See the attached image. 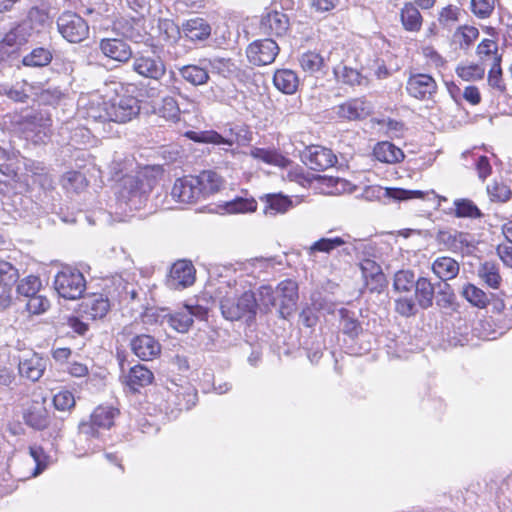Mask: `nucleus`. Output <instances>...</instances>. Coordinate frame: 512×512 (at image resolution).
<instances>
[{
    "label": "nucleus",
    "instance_id": "48",
    "mask_svg": "<svg viewBox=\"0 0 512 512\" xmlns=\"http://www.w3.org/2000/svg\"><path fill=\"white\" fill-rule=\"evenodd\" d=\"M346 243L347 241L340 236L333 238H320L310 246L309 253L313 254L315 252H322L329 254L333 250L345 245Z\"/></svg>",
    "mask_w": 512,
    "mask_h": 512
},
{
    "label": "nucleus",
    "instance_id": "17",
    "mask_svg": "<svg viewBox=\"0 0 512 512\" xmlns=\"http://www.w3.org/2000/svg\"><path fill=\"white\" fill-rule=\"evenodd\" d=\"M99 50L105 58L121 64L127 63L133 56L131 46L121 38H102Z\"/></svg>",
    "mask_w": 512,
    "mask_h": 512
},
{
    "label": "nucleus",
    "instance_id": "26",
    "mask_svg": "<svg viewBox=\"0 0 512 512\" xmlns=\"http://www.w3.org/2000/svg\"><path fill=\"white\" fill-rule=\"evenodd\" d=\"M211 30L210 24L201 17L188 19L182 24L184 37L191 42L207 40Z\"/></svg>",
    "mask_w": 512,
    "mask_h": 512
},
{
    "label": "nucleus",
    "instance_id": "31",
    "mask_svg": "<svg viewBox=\"0 0 512 512\" xmlns=\"http://www.w3.org/2000/svg\"><path fill=\"white\" fill-rule=\"evenodd\" d=\"M400 20L403 28L409 32L420 31L423 24V17L412 2H405L400 10Z\"/></svg>",
    "mask_w": 512,
    "mask_h": 512
},
{
    "label": "nucleus",
    "instance_id": "9",
    "mask_svg": "<svg viewBox=\"0 0 512 512\" xmlns=\"http://www.w3.org/2000/svg\"><path fill=\"white\" fill-rule=\"evenodd\" d=\"M407 94L420 101L431 100L438 91L433 76L427 73H411L406 82Z\"/></svg>",
    "mask_w": 512,
    "mask_h": 512
},
{
    "label": "nucleus",
    "instance_id": "23",
    "mask_svg": "<svg viewBox=\"0 0 512 512\" xmlns=\"http://www.w3.org/2000/svg\"><path fill=\"white\" fill-rule=\"evenodd\" d=\"M298 63L301 70L309 76L325 75L328 68L327 59L317 50H307L300 54Z\"/></svg>",
    "mask_w": 512,
    "mask_h": 512
},
{
    "label": "nucleus",
    "instance_id": "11",
    "mask_svg": "<svg viewBox=\"0 0 512 512\" xmlns=\"http://www.w3.org/2000/svg\"><path fill=\"white\" fill-rule=\"evenodd\" d=\"M278 44L271 38L255 40L246 49L248 60L257 66L269 65L279 54Z\"/></svg>",
    "mask_w": 512,
    "mask_h": 512
},
{
    "label": "nucleus",
    "instance_id": "60",
    "mask_svg": "<svg viewBox=\"0 0 512 512\" xmlns=\"http://www.w3.org/2000/svg\"><path fill=\"white\" fill-rule=\"evenodd\" d=\"M340 78L343 83L351 86L361 85L366 80L357 69L347 66L343 67Z\"/></svg>",
    "mask_w": 512,
    "mask_h": 512
},
{
    "label": "nucleus",
    "instance_id": "27",
    "mask_svg": "<svg viewBox=\"0 0 512 512\" xmlns=\"http://www.w3.org/2000/svg\"><path fill=\"white\" fill-rule=\"evenodd\" d=\"M195 268L189 260L176 261L170 270V278L176 287H188L195 282Z\"/></svg>",
    "mask_w": 512,
    "mask_h": 512
},
{
    "label": "nucleus",
    "instance_id": "56",
    "mask_svg": "<svg viewBox=\"0 0 512 512\" xmlns=\"http://www.w3.org/2000/svg\"><path fill=\"white\" fill-rule=\"evenodd\" d=\"M53 404L59 411H70L75 407L74 394L69 390H61L54 395Z\"/></svg>",
    "mask_w": 512,
    "mask_h": 512
},
{
    "label": "nucleus",
    "instance_id": "41",
    "mask_svg": "<svg viewBox=\"0 0 512 512\" xmlns=\"http://www.w3.org/2000/svg\"><path fill=\"white\" fill-rule=\"evenodd\" d=\"M185 136L197 143H209L215 145H233V141L224 138L220 133L215 130H205V131H187Z\"/></svg>",
    "mask_w": 512,
    "mask_h": 512
},
{
    "label": "nucleus",
    "instance_id": "52",
    "mask_svg": "<svg viewBox=\"0 0 512 512\" xmlns=\"http://www.w3.org/2000/svg\"><path fill=\"white\" fill-rule=\"evenodd\" d=\"M421 54L430 67L441 69L447 64L446 59L437 51L432 45H425L421 47Z\"/></svg>",
    "mask_w": 512,
    "mask_h": 512
},
{
    "label": "nucleus",
    "instance_id": "34",
    "mask_svg": "<svg viewBox=\"0 0 512 512\" xmlns=\"http://www.w3.org/2000/svg\"><path fill=\"white\" fill-rule=\"evenodd\" d=\"M479 37V30L472 25L458 26L452 35V42L461 50H468Z\"/></svg>",
    "mask_w": 512,
    "mask_h": 512
},
{
    "label": "nucleus",
    "instance_id": "25",
    "mask_svg": "<svg viewBox=\"0 0 512 512\" xmlns=\"http://www.w3.org/2000/svg\"><path fill=\"white\" fill-rule=\"evenodd\" d=\"M372 155L377 161L385 164H398L405 158L403 150L390 141L377 142Z\"/></svg>",
    "mask_w": 512,
    "mask_h": 512
},
{
    "label": "nucleus",
    "instance_id": "45",
    "mask_svg": "<svg viewBox=\"0 0 512 512\" xmlns=\"http://www.w3.org/2000/svg\"><path fill=\"white\" fill-rule=\"evenodd\" d=\"M29 36L30 33L27 29L23 25L18 24L10 29L2 40L16 52L20 47L28 43Z\"/></svg>",
    "mask_w": 512,
    "mask_h": 512
},
{
    "label": "nucleus",
    "instance_id": "5",
    "mask_svg": "<svg viewBox=\"0 0 512 512\" xmlns=\"http://www.w3.org/2000/svg\"><path fill=\"white\" fill-rule=\"evenodd\" d=\"M109 99L110 122L125 124L136 118L140 113L137 97L131 94H115Z\"/></svg>",
    "mask_w": 512,
    "mask_h": 512
},
{
    "label": "nucleus",
    "instance_id": "13",
    "mask_svg": "<svg viewBox=\"0 0 512 512\" xmlns=\"http://www.w3.org/2000/svg\"><path fill=\"white\" fill-rule=\"evenodd\" d=\"M154 373L143 364H135L120 377L121 384L132 394L140 393L142 389L153 384Z\"/></svg>",
    "mask_w": 512,
    "mask_h": 512
},
{
    "label": "nucleus",
    "instance_id": "59",
    "mask_svg": "<svg viewBox=\"0 0 512 512\" xmlns=\"http://www.w3.org/2000/svg\"><path fill=\"white\" fill-rule=\"evenodd\" d=\"M259 293V307H263L265 312L271 310L276 305V298L274 296V290L269 285H263L258 290Z\"/></svg>",
    "mask_w": 512,
    "mask_h": 512
},
{
    "label": "nucleus",
    "instance_id": "53",
    "mask_svg": "<svg viewBox=\"0 0 512 512\" xmlns=\"http://www.w3.org/2000/svg\"><path fill=\"white\" fill-rule=\"evenodd\" d=\"M29 454L35 461V468L32 472V476L35 477L47 468L49 457L40 445L30 446Z\"/></svg>",
    "mask_w": 512,
    "mask_h": 512
},
{
    "label": "nucleus",
    "instance_id": "21",
    "mask_svg": "<svg viewBox=\"0 0 512 512\" xmlns=\"http://www.w3.org/2000/svg\"><path fill=\"white\" fill-rule=\"evenodd\" d=\"M132 352L143 361H151L161 354V344L153 336L140 334L130 343Z\"/></svg>",
    "mask_w": 512,
    "mask_h": 512
},
{
    "label": "nucleus",
    "instance_id": "32",
    "mask_svg": "<svg viewBox=\"0 0 512 512\" xmlns=\"http://www.w3.org/2000/svg\"><path fill=\"white\" fill-rule=\"evenodd\" d=\"M265 203V215L276 216L289 211L293 205L292 200L288 196L282 194H266L260 198Z\"/></svg>",
    "mask_w": 512,
    "mask_h": 512
},
{
    "label": "nucleus",
    "instance_id": "54",
    "mask_svg": "<svg viewBox=\"0 0 512 512\" xmlns=\"http://www.w3.org/2000/svg\"><path fill=\"white\" fill-rule=\"evenodd\" d=\"M454 205L457 217L478 218L482 215L480 209L469 199L457 200Z\"/></svg>",
    "mask_w": 512,
    "mask_h": 512
},
{
    "label": "nucleus",
    "instance_id": "19",
    "mask_svg": "<svg viewBox=\"0 0 512 512\" xmlns=\"http://www.w3.org/2000/svg\"><path fill=\"white\" fill-rule=\"evenodd\" d=\"M372 113V105L365 97L352 98L337 107L339 118L348 121L363 120Z\"/></svg>",
    "mask_w": 512,
    "mask_h": 512
},
{
    "label": "nucleus",
    "instance_id": "35",
    "mask_svg": "<svg viewBox=\"0 0 512 512\" xmlns=\"http://www.w3.org/2000/svg\"><path fill=\"white\" fill-rule=\"evenodd\" d=\"M250 155L258 161L282 168L286 167L290 163V160L287 157L272 148L254 147L251 149Z\"/></svg>",
    "mask_w": 512,
    "mask_h": 512
},
{
    "label": "nucleus",
    "instance_id": "63",
    "mask_svg": "<svg viewBox=\"0 0 512 512\" xmlns=\"http://www.w3.org/2000/svg\"><path fill=\"white\" fill-rule=\"evenodd\" d=\"M20 372L32 381H37L43 374V369L34 365L32 360H25L20 364Z\"/></svg>",
    "mask_w": 512,
    "mask_h": 512
},
{
    "label": "nucleus",
    "instance_id": "6",
    "mask_svg": "<svg viewBox=\"0 0 512 512\" xmlns=\"http://www.w3.org/2000/svg\"><path fill=\"white\" fill-rule=\"evenodd\" d=\"M111 310L108 296L102 293H90L82 298L77 305L76 312L87 321L104 319Z\"/></svg>",
    "mask_w": 512,
    "mask_h": 512
},
{
    "label": "nucleus",
    "instance_id": "55",
    "mask_svg": "<svg viewBox=\"0 0 512 512\" xmlns=\"http://www.w3.org/2000/svg\"><path fill=\"white\" fill-rule=\"evenodd\" d=\"M26 299V310L32 315L42 314L50 307V301L43 295L37 294Z\"/></svg>",
    "mask_w": 512,
    "mask_h": 512
},
{
    "label": "nucleus",
    "instance_id": "20",
    "mask_svg": "<svg viewBox=\"0 0 512 512\" xmlns=\"http://www.w3.org/2000/svg\"><path fill=\"white\" fill-rule=\"evenodd\" d=\"M25 423L36 430H45L50 427L53 416L46 408L45 400L33 401L23 415Z\"/></svg>",
    "mask_w": 512,
    "mask_h": 512
},
{
    "label": "nucleus",
    "instance_id": "18",
    "mask_svg": "<svg viewBox=\"0 0 512 512\" xmlns=\"http://www.w3.org/2000/svg\"><path fill=\"white\" fill-rule=\"evenodd\" d=\"M196 178L194 175H185L177 178L171 190L172 198L182 204H195L201 201Z\"/></svg>",
    "mask_w": 512,
    "mask_h": 512
},
{
    "label": "nucleus",
    "instance_id": "64",
    "mask_svg": "<svg viewBox=\"0 0 512 512\" xmlns=\"http://www.w3.org/2000/svg\"><path fill=\"white\" fill-rule=\"evenodd\" d=\"M496 250L502 262L512 268V242L500 243Z\"/></svg>",
    "mask_w": 512,
    "mask_h": 512
},
{
    "label": "nucleus",
    "instance_id": "37",
    "mask_svg": "<svg viewBox=\"0 0 512 512\" xmlns=\"http://www.w3.org/2000/svg\"><path fill=\"white\" fill-rule=\"evenodd\" d=\"M144 192L143 182L138 176H126L119 191V198L128 203L136 198L140 200Z\"/></svg>",
    "mask_w": 512,
    "mask_h": 512
},
{
    "label": "nucleus",
    "instance_id": "36",
    "mask_svg": "<svg viewBox=\"0 0 512 512\" xmlns=\"http://www.w3.org/2000/svg\"><path fill=\"white\" fill-rule=\"evenodd\" d=\"M415 298L422 309H428L433 305L434 285L426 277H419L415 283Z\"/></svg>",
    "mask_w": 512,
    "mask_h": 512
},
{
    "label": "nucleus",
    "instance_id": "7",
    "mask_svg": "<svg viewBox=\"0 0 512 512\" xmlns=\"http://www.w3.org/2000/svg\"><path fill=\"white\" fill-rule=\"evenodd\" d=\"M208 309L202 305L183 304L181 308L168 315L169 325L179 333H186L192 327L194 318L206 320Z\"/></svg>",
    "mask_w": 512,
    "mask_h": 512
},
{
    "label": "nucleus",
    "instance_id": "10",
    "mask_svg": "<svg viewBox=\"0 0 512 512\" xmlns=\"http://www.w3.org/2000/svg\"><path fill=\"white\" fill-rule=\"evenodd\" d=\"M132 70L143 78L160 80L166 73V65L160 56L138 53L133 59Z\"/></svg>",
    "mask_w": 512,
    "mask_h": 512
},
{
    "label": "nucleus",
    "instance_id": "16",
    "mask_svg": "<svg viewBox=\"0 0 512 512\" xmlns=\"http://www.w3.org/2000/svg\"><path fill=\"white\" fill-rule=\"evenodd\" d=\"M359 267L365 287L372 293L382 292L387 286V280L380 264L374 259L364 258L360 261Z\"/></svg>",
    "mask_w": 512,
    "mask_h": 512
},
{
    "label": "nucleus",
    "instance_id": "3",
    "mask_svg": "<svg viewBox=\"0 0 512 512\" xmlns=\"http://www.w3.org/2000/svg\"><path fill=\"white\" fill-rule=\"evenodd\" d=\"M54 288L60 297L76 300L86 290V279L80 270L65 266L55 275Z\"/></svg>",
    "mask_w": 512,
    "mask_h": 512
},
{
    "label": "nucleus",
    "instance_id": "42",
    "mask_svg": "<svg viewBox=\"0 0 512 512\" xmlns=\"http://www.w3.org/2000/svg\"><path fill=\"white\" fill-rule=\"evenodd\" d=\"M52 52L48 48L37 47L22 59V64L26 67H44L51 63Z\"/></svg>",
    "mask_w": 512,
    "mask_h": 512
},
{
    "label": "nucleus",
    "instance_id": "40",
    "mask_svg": "<svg viewBox=\"0 0 512 512\" xmlns=\"http://www.w3.org/2000/svg\"><path fill=\"white\" fill-rule=\"evenodd\" d=\"M485 71V66L479 62L461 63L455 69L457 76L466 82H476L482 80L485 76Z\"/></svg>",
    "mask_w": 512,
    "mask_h": 512
},
{
    "label": "nucleus",
    "instance_id": "47",
    "mask_svg": "<svg viewBox=\"0 0 512 512\" xmlns=\"http://www.w3.org/2000/svg\"><path fill=\"white\" fill-rule=\"evenodd\" d=\"M42 288V281L39 276L28 275L22 278L16 287V292L19 297H32L39 294Z\"/></svg>",
    "mask_w": 512,
    "mask_h": 512
},
{
    "label": "nucleus",
    "instance_id": "39",
    "mask_svg": "<svg viewBox=\"0 0 512 512\" xmlns=\"http://www.w3.org/2000/svg\"><path fill=\"white\" fill-rule=\"evenodd\" d=\"M478 276L492 289H499L502 283V276L496 263L486 261L478 269Z\"/></svg>",
    "mask_w": 512,
    "mask_h": 512
},
{
    "label": "nucleus",
    "instance_id": "2",
    "mask_svg": "<svg viewBox=\"0 0 512 512\" xmlns=\"http://www.w3.org/2000/svg\"><path fill=\"white\" fill-rule=\"evenodd\" d=\"M120 415V410L112 405H98L90 414L88 420L78 425L79 434L86 439L99 437L100 429H110L115 425V420Z\"/></svg>",
    "mask_w": 512,
    "mask_h": 512
},
{
    "label": "nucleus",
    "instance_id": "46",
    "mask_svg": "<svg viewBox=\"0 0 512 512\" xmlns=\"http://www.w3.org/2000/svg\"><path fill=\"white\" fill-rule=\"evenodd\" d=\"M462 295L472 306L479 309H484L489 305L487 294L474 284L464 285Z\"/></svg>",
    "mask_w": 512,
    "mask_h": 512
},
{
    "label": "nucleus",
    "instance_id": "44",
    "mask_svg": "<svg viewBox=\"0 0 512 512\" xmlns=\"http://www.w3.org/2000/svg\"><path fill=\"white\" fill-rule=\"evenodd\" d=\"M487 192L492 201L507 202L512 197V187L507 183V180L500 178L494 179L490 185L487 186Z\"/></svg>",
    "mask_w": 512,
    "mask_h": 512
},
{
    "label": "nucleus",
    "instance_id": "14",
    "mask_svg": "<svg viewBox=\"0 0 512 512\" xmlns=\"http://www.w3.org/2000/svg\"><path fill=\"white\" fill-rule=\"evenodd\" d=\"M259 28L264 35L282 37L290 28L289 17L282 10L269 8L262 15Z\"/></svg>",
    "mask_w": 512,
    "mask_h": 512
},
{
    "label": "nucleus",
    "instance_id": "28",
    "mask_svg": "<svg viewBox=\"0 0 512 512\" xmlns=\"http://www.w3.org/2000/svg\"><path fill=\"white\" fill-rule=\"evenodd\" d=\"M431 269L437 278L448 281L457 277L460 264L452 257L440 256L433 261Z\"/></svg>",
    "mask_w": 512,
    "mask_h": 512
},
{
    "label": "nucleus",
    "instance_id": "12",
    "mask_svg": "<svg viewBox=\"0 0 512 512\" xmlns=\"http://www.w3.org/2000/svg\"><path fill=\"white\" fill-rule=\"evenodd\" d=\"M437 240L445 249L462 254H470L474 246V238L470 233L457 230H442L437 234Z\"/></svg>",
    "mask_w": 512,
    "mask_h": 512
},
{
    "label": "nucleus",
    "instance_id": "51",
    "mask_svg": "<svg viewBox=\"0 0 512 512\" xmlns=\"http://www.w3.org/2000/svg\"><path fill=\"white\" fill-rule=\"evenodd\" d=\"M415 275L410 270H399L394 275L393 286L398 292H409L415 287Z\"/></svg>",
    "mask_w": 512,
    "mask_h": 512
},
{
    "label": "nucleus",
    "instance_id": "8",
    "mask_svg": "<svg viewBox=\"0 0 512 512\" xmlns=\"http://www.w3.org/2000/svg\"><path fill=\"white\" fill-rule=\"evenodd\" d=\"M301 160L310 170L322 172L337 163V156L329 148L321 145H310L302 151Z\"/></svg>",
    "mask_w": 512,
    "mask_h": 512
},
{
    "label": "nucleus",
    "instance_id": "57",
    "mask_svg": "<svg viewBox=\"0 0 512 512\" xmlns=\"http://www.w3.org/2000/svg\"><path fill=\"white\" fill-rule=\"evenodd\" d=\"M494 0H471L472 13L481 19L488 18L494 11Z\"/></svg>",
    "mask_w": 512,
    "mask_h": 512
},
{
    "label": "nucleus",
    "instance_id": "38",
    "mask_svg": "<svg viewBox=\"0 0 512 512\" xmlns=\"http://www.w3.org/2000/svg\"><path fill=\"white\" fill-rule=\"evenodd\" d=\"M180 76L193 86H201L208 83L210 76L207 69L195 64L184 65L179 68Z\"/></svg>",
    "mask_w": 512,
    "mask_h": 512
},
{
    "label": "nucleus",
    "instance_id": "30",
    "mask_svg": "<svg viewBox=\"0 0 512 512\" xmlns=\"http://www.w3.org/2000/svg\"><path fill=\"white\" fill-rule=\"evenodd\" d=\"M273 84L277 90L284 94H294L299 86V77L291 69H277L273 75Z\"/></svg>",
    "mask_w": 512,
    "mask_h": 512
},
{
    "label": "nucleus",
    "instance_id": "43",
    "mask_svg": "<svg viewBox=\"0 0 512 512\" xmlns=\"http://www.w3.org/2000/svg\"><path fill=\"white\" fill-rule=\"evenodd\" d=\"M155 113L167 121L178 122L180 120L181 110L177 100L172 96H166L161 104L155 109Z\"/></svg>",
    "mask_w": 512,
    "mask_h": 512
},
{
    "label": "nucleus",
    "instance_id": "61",
    "mask_svg": "<svg viewBox=\"0 0 512 512\" xmlns=\"http://www.w3.org/2000/svg\"><path fill=\"white\" fill-rule=\"evenodd\" d=\"M395 311L404 317L415 315V302L411 298H398L395 301Z\"/></svg>",
    "mask_w": 512,
    "mask_h": 512
},
{
    "label": "nucleus",
    "instance_id": "1",
    "mask_svg": "<svg viewBox=\"0 0 512 512\" xmlns=\"http://www.w3.org/2000/svg\"><path fill=\"white\" fill-rule=\"evenodd\" d=\"M258 301L251 289H230L220 301V309L223 317L229 321L245 320L250 325L255 322Z\"/></svg>",
    "mask_w": 512,
    "mask_h": 512
},
{
    "label": "nucleus",
    "instance_id": "15",
    "mask_svg": "<svg viewBox=\"0 0 512 512\" xmlns=\"http://www.w3.org/2000/svg\"><path fill=\"white\" fill-rule=\"evenodd\" d=\"M109 104L107 95L97 92L91 93L82 108L83 118L91 123L104 124L110 122Z\"/></svg>",
    "mask_w": 512,
    "mask_h": 512
},
{
    "label": "nucleus",
    "instance_id": "62",
    "mask_svg": "<svg viewBox=\"0 0 512 512\" xmlns=\"http://www.w3.org/2000/svg\"><path fill=\"white\" fill-rule=\"evenodd\" d=\"M79 314L67 317L66 324L79 336H84L89 331V325Z\"/></svg>",
    "mask_w": 512,
    "mask_h": 512
},
{
    "label": "nucleus",
    "instance_id": "58",
    "mask_svg": "<svg viewBox=\"0 0 512 512\" xmlns=\"http://www.w3.org/2000/svg\"><path fill=\"white\" fill-rule=\"evenodd\" d=\"M461 8L457 5L448 4L443 7L438 14L440 24H453L459 21Z\"/></svg>",
    "mask_w": 512,
    "mask_h": 512
},
{
    "label": "nucleus",
    "instance_id": "33",
    "mask_svg": "<svg viewBox=\"0 0 512 512\" xmlns=\"http://www.w3.org/2000/svg\"><path fill=\"white\" fill-rule=\"evenodd\" d=\"M212 72L226 79H240L243 70L230 58H214L209 60Z\"/></svg>",
    "mask_w": 512,
    "mask_h": 512
},
{
    "label": "nucleus",
    "instance_id": "24",
    "mask_svg": "<svg viewBox=\"0 0 512 512\" xmlns=\"http://www.w3.org/2000/svg\"><path fill=\"white\" fill-rule=\"evenodd\" d=\"M194 178L202 200L218 193L224 184L223 178L214 170H203Z\"/></svg>",
    "mask_w": 512,
    "mask_h": 512
},
{
    "label": "nucleus",
    "instance_id": "50",
    "mask_svg": "<svg viewBox=\"0 0 512 512\" xmlns=\"http://www.w3.org/2000/svg\"><path fill=\"white\" fill-rule=\"evenodd\" d=\"M501 63L502 62H498L493 65H490V69L487 75V82L492 89L503 94L506 92L507 88L503 78V70L501 67Z\"/></svg>",
    "mask_w": 512,
    "mask_h": 512
},
{
    "label": "nucleus",
    "instance_id": "4",
    "mask_svg": "<svg viewBox=\"0 0 512 512\" xmlns=\"http://www.w3.org/2000/svg\"><path fill=\"white\" fill-rule=\"evenodd\" d=\"M57 29L70 43H80L89 37L87 21L75 12L64 11L57 19Z\"/></svg>",
    "mask_w": 512,
    "mask_h": 512
},
{
    "label": "nucleus",
    "instance_id": "49",
    "mask_svg": "<svg viewBox=\"0 0 512 512\" xmlns=\"http://www.w3.org/2000/svg\"><path fill=\"white\" fill-rule=\"evenodd\" d=\"M257 201L254 198L237 197L226 203L225 208L229 213H249L257 210Z\"/></svg>",
    "mask_w": 512,
    "mask_h": 512
},
{
    "label": "nucleus",
    "instance_id": "29",
    "mask_svg": "<svg viewBox=\"0 0 512 512\" xmlns=\"http://www.w3.org/2000/svg\"><path fill=\"white\" fill-rule=\"evenodd\" d=\"M475 52L479 63L483 66L502 62V54L499 53V47L496 40L489 38L482 39L477 45Z\"/></svg>",
    "mask_w": 512,
    "mask_h": 512
},
{
    "label": "nucleus",
    "instance_id": "22",
    "mask_svg": "<svg viewBox=\"0 0 512 512\" xmlns=\"http://www.w3.org/2000/svg\"><path fill=\"white\" fill-rule=\"evenodd\" d=\"M277 292L280 301V314L283 317L290 315L296 308L299 298L297 282L292 279H285L277 285Z\"/></svg>",
    "mask_w": 512,
    "mask_h": 512
}]
</instances>
